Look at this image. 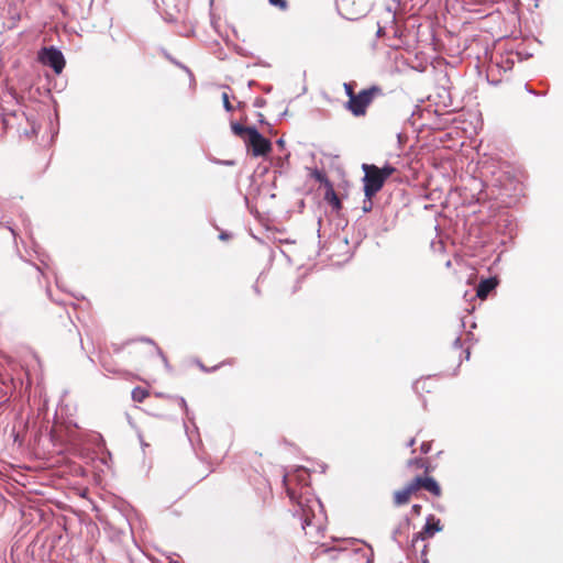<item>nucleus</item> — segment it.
Wrapping results in <instances>:
<instances>
[{"label": "nucleus", "mask_w": 563, "mask_h": 563, "mask_svg": "<svg viewBox=\"0 0 563 563\" xmlns=\"http://www.w3.org/2000/svg\"><path fill=\"white\" fill-rule=\"evenodd\" d=\"M288 496L291 500L296 501L298 509L295 514L302 520V529L313 528L319 530L323 526L324 511L322 504L314 497L296 494L291 489H287Z\"/></svg>", "instance_id": "1"}, {"label": "nucleus", "mask_w": 563, "mask_h": 563, "mask_svg": "<svg viewBox=\"0 0 563 563\" xmlns=\"http://www.w3.org/2000/svg\"><path fill=\"white\" fill-rule=\"evenodd\" d=\"M424 489L434 497L442 495V489L439 483L432 476H415L401 489L394 492L393 501L395 506L407 505L412 496H416L419 490Z\"/></svg>", "instance_id": "2"}, {"label": "nucleus", "mask_w": 563, "mask_h": 563, "mask_svg": "<svg viewBox=\"0 0 563 563\" xmlns=\"http://www.w3.org/2000/svg\"><path fill=\"white\" fill-rule=\"evenodd\" d=\"M231 129L236 136L243 140L252 156L262 157L272 152L271 141L264 137L256 128L232 123Z\"/></svg>", "instance_id": "3"}, {"label": "nucleus", "mask_w": 563, "mask_h": 563, "mask_svg": "<svg viewBox=\"0 0 563 563\" xmlns=\"http://www.w3.org/2000/svg\"><path fill=\"white\" fill-rule=\"evenodd\" d=\"M362 169L364 172V195L367 200H371L383 188L387 178L396 172L391 165L379 168L373 164H363Z\"/></svg>", "instance_id": "4"}, {"label": "nucleus", "mask_w": 563, "mask_h": 563, "mask_svg": "<svg viewBox=\"0 0 563 563\" xmlns=\"http://www.w3.org/2000/svg\"><path fill=\"white\" fill-rule=\"evenodd\" d=\"M383 96V88L377 85H373L358 91L355 98L346 101L344 107L356 118L365 117L367 114V108L373 103V101Z\"/></svg>", "instance_id": "5"}, {"label": "nucleus", "mask_w": 563, "mask_h": 563, "mask_svg": "<svg viewBox=\"0 0 563 563\" xmlns=\"http://www.w3.org/2000/svg\"><path fill=\"white\" fill-rule=\"evenodd\" d=\"M343 15L349 20H358L369 11L368 0H341Z\"/></svg>", "instance_id": "6"}, {"label": "nucleus", "mask_w": 563, "mask_h": 563, "mask_svg": "<svg viewBox=\"0 0 563 563\" xmlns=\"http://www.w3.org/2000/svg\"><path fill=\"white\" fill-rule=\"evenodd\" d=\"M38 58L44 65L51 66L56 74H60L65 67L64 56L62 52L55 47H44Z\"/></svg>", "instance_id": "7"}, {"label": "nucleus", "mask_w": 563, "mask_h": 563, "mask_svg": "<svg viewBox=\"0 0 563 563\" xmlns=\"http://www.w3.org/2000/svg\"><path fill=\"white\" fill-rule=\"evenodd\" d=\"M133 353L146 360L161 355L162 351L152 340H140L134 345Z\"/></svg>", "instance_id": "8"}, {"label": "nucleus", "mask_w": 563, "mask_h": 563, "mask_svg": "<svg viewBox=\"0 0 563 563\" xmlns=\"http://www.w3.org/2000/svg\"><path fill=\"white\" fill-rule=\"evenodd\" d=\"M442 530V526H441V522L439 519H435L434 516H429L428 519H427V522L422 529V531H420L415 540L417 539H428V538H432L435 532H439Z\"/></svg>", "instance_id": "9"}, {"label": "nucleus", "mask_w": 563, "mask_h": 563, "mask_svg": "<svg viewBox=\"0 0 563 563\" xmlns=\"http://www.w3.org/2000/svg\"><path fill=\"white\" fill-rule=\"evenodd\" d=\"M406 466L409 471H423L422 476H430V473L433 471V467L429 461V459L426 457H412L409 459L406 463Z\"/></svg>", "instance_id": "10"}, {"label": "nucleus", "mask_w": 563, "mask_h": 563, "mask_svg": "<svg viewBox=\"0 0 563 563\" xmlns=\"http://www.w3.org/2000/svg\"><path fill=\"white\" fill-rule=\"evenodd\" d=\"M497 286L495 278H487L482 280L476 289V295L481 299H486L488 294Z\"/></svg>", "instance_id": "11"}, {"label": "nucleus", "mask_w": 563, "mask_h": 563, "mask_svg": "<svg viewBox=\"0 0 563 563\" xmlns=\"http://www.w3.org/2000/svg\"><path fill=\"white\" fill-rule=\"evenodd\" d=\"M324 200L332 207L334 211H340L342 209L341 200L334 191L333 185H329L327 188Z\"/></svg>", "instance_id": "12"}, {"label": "nucleus", "mask_w": 563, "mask_h": 563, "mask_svg": "<svg viewBox=\"0 0 563 563\" xmlns=\"http://www.w3.org/2000/svg\"><path fill=\"white\" fill-rule=\"evenodd\" d=\"M150 396V391L143 387H134L131 397L135 402H143Z\"/></svg>", "instance_id": "13"}, {"label": "nucleus", "mask_w": 563, "mask_h": 563, "mask_svg": "<svg viewBox=\"0 0 563 563\" xmlns=\"http://www.w3.org/2000/svg\"><path fill=\"white\" fill-rule=\"evenodd\" d=\"M312 177L317 181L324 184L327 188L329 187V185H332L331 181L328 179L327 175L321 170H318V169L313 170Z\"/></svg>", "instance_id": "14"}, {"label": "nucleus", "mask_w": 563, "mask_h": 563, "mask_svg": "<svg viewBox=\"0 0 563 563\" xmlns=\"http://www.w3.org/2000/svg\"><path fill=\"white\" fill-rule=\"evenodd\" d=\"M354 86L355 82H344L343 85L344 91L349 98L347 100H352L357 95V92L354 91Z\"/></svg>", "instance_id": "15"}, {"label": "nucleus", "mask_w": 563, "mask_h": 563, "mask_svg": "<svg viewBox=\"0 0 563 563\" xmlns=\"http://www.w3.org/2000/svg\"><path fill=\"white\" fill-rule=\"evenodd\" d=\"M268 2L282 11H285L288 7L287 0H268Z\"/></svg>", "instance_id": "16"}, {"label": "nucleus", "mask_w": 563, "mask_h": 563, "mask_svg": "<svg viewBox=\"0 0 563 563\" xmlns=\"http://www.w3.org/2000/svg\"><path fill=\"white\" fill-rule=\"evenodd\" d=\"M222 101H223V107L225 108V110L231 112L233 110V106L231 104L229 95L227 92L222 93Z\"/></svg>", "instance_id": "17"}, {"label": "nucleus", "mask_w": 563, "mask_h": 563, "mask_svg": "<svg viewBox=\"0 0 563 563\" xmlns=\"http://www.w3.org/2000/svg\"><path fill=\"white\" fill-rule=\"evenodd\" d=\"M432 441H423L420 445V453L428 454L431 451Z\"/></svg>", "instance_id": "18"}, {"label": "nucleus", "mask_w": 563, "mask_h": 563, "mask_svg": "<svg viewBox=\"0 0 563 563\" xmlns=\"http://www.w3.org/2000/svg\"><path fill=\"white\" fill-rule=\"evenodd\" d=\"M24 134H25L26 139L32 140L37 134V128L35 125H32L31 130L30 131L25 130Z\"/></svg>", "instance_id": "19"}, {"label": "nucleus", "mask_w": 563, "mask_h": 563, "mask_svg": "<svg viewBox=\"0 0 563 563\" xmlns=\"http://www.w3.org/2000/svg\"><path fill=\"white\" fill-rule=\"evenodd\" d=\"M427 380L426 379H419L415 383V388L416 390H424V385H426Z\"/></svg>", "instance_id": "20"}, {"label": "nucleus", "mask_w": 563, "mask_h": 563, "mask_svg": "<svg viewBox=\"0 0 563 563\" xmlns=\"http://www.w3.org/2000/svg\"><path fill=\"white\" fill-rule=\"evenodd\" d=\"M412 512L416 514V515H420L421 506L420 505H413L412 506Z\"/></svg>", "instance_id": "21"}, {"label": "nucleus", "mask_w": 563, "mask_h": 563, "mask_svg": "<svg viewBox=\"0 0 563 563\" xmlns=\"http://www.w3.org/2000/svg\"><path fill=\"white\" fill-rule=\"evenodd\" d=\"M367 201H368V206L364 205V207H363L364 211H369L372 209V199L367 200Z\"/></svg>", "instance_id": "22"}, {"label": "nucleus", "mask_w": 563, "mask_h": 563, "mask_svg": "<svg viewBox=\"0 0 563 563\" xmlns=\"http://www.w3.org/2000/svg\"><path fill=\"white\" fill-rule=\"evenodd\" d=\"M415 443H416V439H415V438H412V439H410V440H409V442L407 443V446L411 448V446H413V445H415Z\"/></svg>", "instance_id": "23"}, {"label": "nucleus", "mask_w": 563, "mask_h": 563, "mask_svg": "<svg viewBox=\"0 0 563 563\" xmlns=\"http://www.w3.org/2000/svg\"><path fill=\"white\" fill-rule=\"evenodd\" d=\"M384 34V29L383 27H379L378 31H377V35L378 36H382Z\"/></svg>", "instance_id": "24"}, {"label": "nucleus", "mask_w": 563, "mask_h": 563, "mask_svg": "<svg viewBox=\"0 0 563 563\" xmlns=\"http://www.w3.org/2000/svg\"><path fill=\"white\" fill-rule=\"evenodd\" d=\"M277 144H278L279 146H283V145H284V141H283V140H278V141H277Z\"/></svg>", "instance_id": "25"}, {"label": "nucleus", "mask_w": 563, "mask_h": 563, "mask_svg": "<svg viewBox=\"0 0 563 563\" xmlns=\"http://www.w3.org/2000/svg\"><path fill=\"white\" fill-rule=\"evenodd\" d=\"M232 361H227L224 364H229V365H232Z\"/></svg>", "instance_id": "26"}]
</instances>
